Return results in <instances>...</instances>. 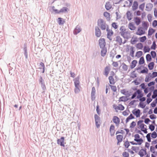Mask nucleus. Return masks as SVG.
<instances>
[{"mask_svg":"<svg viewBox=\"0 0 157 157\" xmlns=\"http://www.w3.org/2000/svg\"><path fill=\"white\" fill-rule=\"evenodd\" d=\"M121 70L122 71H126L128 69V66L124 63H122L121 66Z\"/></svg>","mask_w":157,"mask_h":157,"instance_id":"obj_20","label":"nucleus"},{"mask_svg":"<svg viewBox=\"0 0 157 157\" xmlns=\"http://www.w3.org/2000/svg\"><path fill=\"white\" fill-rule=\"evenodd\" d=\"M101 48H102V49L101 51V55L102 56L104 57L105 56L107 52V49L105 47Z\"/></svg>","mask_w":157,"mask_h":157,"instance_id":"obj_28","label":"nucleus"},{"mask_svg":"<svg viewBox=\"0 0 157 157\" xmlns=\"http://www.w3.org/2000/svg\"><path fill=\"white\" fill-rule=\"evenodd\" d=\"M110 84L114 85L116 83V81L112 76H110L108 78Z\"/></svg>","mask_w":157,"mask_h":157,"instance_id":"obj_25","label":"nucleus"},{"mask_svg":"<svg viewBox=\"0 0 157 157\" xmlns=\"http://www.w3.org/2000/svg\"><path fill=\"white\" fill-rule=\"evenodd\" d=\"M120 33L123 37L128 39L130 37V33L129 32L127 31L125 27L124 26H121L120 28Z\"/></svg>","mask_w":157,"mask_h":157,"instance_id":"obj_3","label":"nucleus"},{"mask_svg":"<svg viewBox=\"0 0 157 157\" xmlns=\"http://www.w3.org/2000/svg\"><path fill=\"white\" fill-rule=\"evenodd\" d=\"M144 63V58L143 57H140V58L139 61V64H142Z\"/></svg>","mask_w":157,"mask_h":157,"instance_id":"obj_52","label":"nucleus"},{"mask_svg":"<svg viewBox=\"0 0 157 157\" xmlns=\"http://www.w3.org/2000/svg\"><path fill=\"white\" fill-rule=\"evenodd\" d=\"M95 35L98 37H99L101 36V33L99 28L98 27H96L95 28Z\"/></svg>","mask_w":157,"mask_h":157,"instance_id":"obj_22","label":"nucleus"},{"mask_svg":"<svg viewBox=\"0 0 157 157\" xmlns=\"http://www.w3.org/2000/svg\"><path fill=\"white\" fill-rule=\"evenodd\" d=\"M117 43L119 45H121L122 43V38L119 36H117L115 40Z\"/></svg>","mask_w":157,"mask_h":157,"instance_id":"obj_23","label":"nucleus"},{"mask_svg":"<svg viewBox=\"0 0 157 157\" xmlns=\"http://www.w3.org/2000/svg\"><path fill=\"white\" fill-rule=\"evenodd\" d=\"M151 56L153 58H155L156 56V53L155 51H152L151 52Z\"/></svg>","mask_w":157,"mask_h":157,"instance_id":"obj_62","label":"nucleus"},{"mask_svg":"<svg viewBox=\"0 0 157 157\" xmlns=\"http://www.w3.org/2000/svg\"><path fill=\"white\" fill-rule=\"evenodd\" d=\"M111 84H109V86L111 88V89L114 92H116L117 90V89L116 86L111 85Z\"/></svg>","mask_w":157,"mask_h":157,"instance_id":"obj_49","label":"nucleus"},{"mask_svg":"<svg viewBox=\"0 0 157 157\" xmlns=\"http://www.w3.org/2000/svg\"><path fill=\"white\" fill-rule=\"evenodd\" d=\"M154 63L153 62L150 63L148 65V67L149 70H151L153 69Z\"/></svg>","mask_w":157,"mask_h":157,"instance_id":"obj_44","label":"nucleus"},{"mask_svg":"<svg viewBox=\"0 0 157 157\" xmlns=\"http://www.w3.org/2000/svg\"><path fill=\"white\" fill-rule=\"evenodd\" d=\"M145 4L144 3H143L139 6V9L142 11H143L145 7Z\"/></svg>","mask_w":157,"mask_h":157,"instance_id":"obj_54","label":"nucleus"},{"mask_svg":"<svg viewBox=\"0 0 157 157\" xmlns=\"http://www.w3.org/2000/svg\"><path fill=\"white\" fill-rule=\"evenodd\" d=\"M98 25L102 30H105L106 28L105 22L102 19H99L98 21Z\"/></svg>","mask_w":157,"mask_h":157,"instance_id":"obj_6","label":"nucleus"},{"mask_svg":"<svg viewBox=\"0 0 157 157\" xmlns=\"http://www.w3.org/2000/svg\"><path fill=\"white\" fill-rule=\"evenodd\" d=\"M151 136L152 138L155 139L157 137V133L155 132L154 131L152 133H149L146 135V138L147 140V141L149 142H150L151 141Z\"/></svg>","mask_w":157,"mask_h":157,"instance_id":"obj_5","label":"nucleus"},{"mask_svg":"<svg viewBox=\"0 0 157 157\" xmlns=\"http://www.w3.org/2000/svg\"><path fill=\"white\" fill-rule=\"evenodd\" d=\"M99 44L101 48L105 47L106 44L104 38H101L99 40Z\"/></svg>","mask_w":157,"mask_h":157,"instance_id":"obj_16","label":"nucleus"},{"mask_svg":"<svg viewBox=\"0 0 157 157\" xmlns=\"http://www.w3.org/2000/svg\"><path fill=\"white\" fill-rule=\"evenodd\" d=\"M95 89L94 87L92 88V92L91 93V97L92 99L93 100L95 99Z\"/></svg>","mask_w":157,"mask_h":157,"instance_id":"obj_26","label":"nucleus"},{"mask_svg":"<svg viewBox=\"0 0 157 157\" xmlns=\"http://www.w3.org/2000/svg\"><path fill=\"white\" fill-rule=\"evenodd\" d=\"M113 121L116 126H118L119 125L120 121L119 118L116 116H114L113 117Z\"/></svg>","mask_w":157,"mask_h":157,"instance_id":"obj_15","label":"nucleus"},{"mask_svg":"<svg viewBox=\"0 0 157 157\" xmlns=\"http://www.w3.org/2000/svg\"><path fill=\"white\" fill-rule=\"evenodd\" d=\"M94 118L96 125L97 127H98L99 126V125L98 123L99 121V117L98 115L95 114L94 116Z\"/></svg>","mask_w":157,"mask_h":157,"instance_id":"obj_31","label":"nucleus"},{"mask_svg":"<svg viewBox=\"0 0 157 157\" xmlns=\"http://www.w3.org/2000/svg\"><path fill=\"white\" fill-rule=\"evenodd\" d=\"M138 2L137 1H134L133 2L132 6V9L134 11L136 10L138 8Z\"/></svg>","mask_w":157,"mask_h":157,"instance_id":"obj_29","label":"nucleus"},{"mask_svg":"<svg viewBox=\"0 0 157 157\" xmlns=\"http://www.w3.org/2000/svg\"><path fill=\"white\" fill-rule=\"evenodd\" d=\"M143 55V52L141 51H139L136 53L135 56L137 58H139L140 57Z\"/></svg>","mask_w":157,"mask_h":157,"instance_id":"obj_38","label":"nucleus"},{"mask_svg":"<svg viewBox=\"0 0 157 157\" xmlns=\"http://www.w3.org/2000/svg\"><path fill=\"white\" fill-rule=\"evenodd\" d=\"M40 68H42L43 69L42 72L44 73V65L43 63L41 62L40 63Z\"/></svg>","mask_w":157,"mask_h":157,"instance_id":"obj_56","label":"nucleus"},{"mask_svg":"<svg viewBox=\"0 0 157 157\" xmlns=\"http://www.w3.org/2000/svg\"><path fill=\"white\" fill-rule=\"evenodd\" d=\"M112 65L114 67H118L119 64L117 62L113 61Z\"/></svg>","mask_w":157,"mask_h":157,"instance_id":"obj_60","label":"nucleus"},{"mask_svg":"<svg viewBox=\"0 0 157 157\" xmlns=\"http://www.w3.org/2000/svg\"><path fill=\"white\" fill-rule=\"evenodd\" d=\"M116 138L117 140V144L119 145L120 143L122 142L123 138V136L121 135H117L116 136Z\"/></svg>","mask_w":157,"mask_h":157,"instance_id":"obj_17","label":"nucleus"},{"mask_svg":"<svg viewBox=\"0 0 157 157\" xmlns=\"http://www.w3.org/2000/svg\"><path fill=\"white\" fill-rule=\"evenodd\" d=\"M138 41L137 38L136 36H133L131 40V43L132 44H135Z\"/></svg>","mask_w":157,"mask_h":157,"instance_id":"obj_33","label":"nucleus"},{"mask_svg":"<svg viewBox=\"0 0 157 157\" xmlns=\"http://www.w3.org/2000/svg\"><path fill=\"white\" fill-rule=\"evenodd\" d=\"M58 23L60 25V24H63L64 22V21H63L62 20V18H61V17H59L58 18Z\"/></svg>","mask_w":157,"mask_h":157,"instance_id":"obj_55","label":"nucleus"},{"mask_svg":"<svg viewBox=\"0 0 157 157\" xmlns=\"http://www.w3.org/2000/svg\"><path fill=\"white\" fill-rule=\"evenodd\" d=\"M135 119L134 116L132 115V114H131L129 116H128L126 119L125 120V123L126 124L131 121V120L133 119Z\"/></svg>","mask_w":157,"mask_h":157,"instance_id":"obj_18","label":"nucleus"},{"mask_svg":"<svg viewBox=\"0 0 157 157\" xmlns=\"http://www.w3.org/2000/svg\"><path fill=\"white\" fill-rule=\"evenodd\" d=\"M150 74H149L145 78V81L146 82H149L150 80H151L152 78L151 76L150 75Z\"/></svg>","mask_w":157,"mask_h":157,"instance_id":"obj_40","label":"nucleus"},{"mask_svg":"<svg viewBox=\"0 0 157 157\" xmlns=\"http://www.w3.org/2000/svg\"><path fill=\"white\" fill-rule=\"evenodd\" d=\"M127 17L128 20H131L132 18V15L130 11H128L126 13Z\"/></svg>","mask_w":157,"mask_h":157,"instance_id":"obj_32","label":"nucleus"},{"mask_svg":"<svg viewBox=\"0 0 157 157\" xmlns=\"http://www.w3.org/2000/svg\"><path fill=\"white\" fill-rule=\"evenodd\" d=\"M134 141L130 142V143L133 145H141L143 142V140L141 137L138 134H136L134 135Z\"/></svg>","mask_w":157,"mask_h":157,"instance_id":"obj_2","label":"nucleus"},{"mask_svg":"<svg viewBox=\"0 0 157 157\" xmlns=\"http://www.w3.org/2000/svg\"><path fill=\"white\" fill-rule=\"evenodd\" d=\"M109 132L111 136H113L115 134V127L112 124L109 128Z\"/></svg>","mask_w":157,"mask_h":157,"instance_id":"obj_19","label":"nucleus"},{"mask_svg":"<svg viewBox=\"0 0 157 157\" xmlns=\"http://www.w3.org/2000/svg\"><path fill=\"white\" fill-rule=\"evenodd\" d=\"M157 97V90H155L153 91V94L152 96V98L155 99Z\"/></svg>","mask_w":157,"mask_h":157,"instance_id":"obj_45","label":"nucleus"},{"mask_svg":"<svg viewBox=\"0 0 157 157\" xmlns=\"http://www.w3.org/2000/svg\"><path fill=\"white\" fill-rule=\"evenodd\" d=\"M123 157H129V154L128 152L124 151L122 153Z\"/></svg>","mask_w":157,"mask_h":157,"instance_id":"obj_57","label":"nucleus"},{"mask_svg":"<svg viewBox=\"0 0 157 157\" xmlns=\"http://www.w3.org/2000/svg\"><path fill=\"white\" fill-rule=\"evenodd\" d=\"M57 144L60 145L61 146L64 147L65 146L64 138L63 137H61L60 139H58L57 140Z\"/></svg>","mask_w":157,"mask_h":157,"instance_id":"obj_13","label":"nucleus"},{"mask_svg":"<svg viewBox=\"0 0 157 157\" xmlns=\"http://www.w3.org/2000/svg\"><path fill=\"white\" fill-rule=\"evenodd\" d=\"M142 122L143 121L142 120L139 121L138 122V125L142 131L145 133H147V126L142 123Z\"/></svg>","mask_w":157,"mask_h":157,"instance_id":"obj_4","label":"nucleus"},{"mask_svg":"<svg viewBox=\"0 0 157 157\" xmlns=\"http://www.w3.org/2000/svg\"><path fill=\"white\" fill-rule=\"evenodd\" d=\"M155 32V30L152 28H150L148 31V35L151 36Z\"/></svg>","mask_w":157,"mask_h":157,"instance_id":"obj_37","label":"nucleus"},{"mask_svg":"<svg viewBox=\"0 0 157 157\" xmlns=\"http://www.w3.org/2000/svg\"><path fill=\"white\" fill-rule=\"evenodd\" d=\"M113 107L116 111H117L118 110H123L124 109V107L121 104H119L118 106L116 105H113Z\"/></svg>","mask_w":157,"mask_h":157,"instance_id":"obj_11","label":"nucleus"},{"mask_svg":"<svg viewBox=\"0 0 157 157\" xmlns=\"http://www.w3.org/2000/svg\"><path fill=\"white\" fill-rule=\"evenodd\" d=\"M132 113L136 118L140 117L142 114L140 110L137 108L133 109L132 111Z\"/></svg>","mask_w":157,"mask_h":157,"instance_id":"obj_7","label":"nucleus"},{"mask_svg":"<svg viewBox=\"0 0 157 157\" xmlns=\"http://www.w3.org/2000/svg\"><path fill=\"white\" fill-rule=\"evenodd\" d=\"M146 59L147 61L150 62L151 60V57L149 54H147L146 56Z\"/></svg>","mask_w":157,"mask_h":157,"instance_id":"obj_51","label":"nucleus"},{"mask_svg":"<svg viewBox=\"0 0 157 157\" xmlns=\"http://www.w3.org/2000/svg\"><path fill=\"white\" fill-rule=\"evenodd\" d=\"M137 63V61L136 60H133L131 62V64L130 65V68L133 69L136 66V64Z\"/></svg>","mask_w":157,"mask_h":157,"instance_id":"obj_30","label":"nucleus"},{"mask_svg":"<svg viewBox=\"0 0 157 157\" xmlns=\"http://www.w3.org/2000/svg\"><path fill=\"white\" fill-rule=\"evenodd\" d=\"M81 88V87H75L74 91L75 94H78L80 92V89Z\"/></svg>","mask_w":157,"mask_h":157,"instance_id":"obj_46","label":"nucleus"},{"mask_svg":"<svg viewBox=\"0 0 157 157\" xmlns=\"http://www.w3.org/2000/svg\"><path fill=\"white\" fill-rule=\"evenodd\" d=\"M150 49L148 46H145L144 47V53L149 52Z\"/></svg>","mask_w":157,"mask_h":157,"instance_id":"obj_50","label":"nucleus"},{"mask_svg":"<svg viewBox=\"0 0 157 157\" xmlns=\"http://www.w3.org/2000/svg\"><path fill=\"white\" fill-rule=\"evenodd\" d=\"M127 97H128L126 96H122L119 98L118 101L119 102L127 101L128 100V98H127Z\"/></svg>","mask_w":157,"mask_h":157,"instance_id":"obj_34","label":"nucleus"},{"mask_svg":"<svg viewBox=\"0 0 157 157\" xmlns=\"http://www.w3.org/2000/svg\"><path fill=\"white\" fill-rule=\"evenodd\" d=\"M155 147L151 146L150 147V151L153 153H155Z\"/></svg>","mask_w":157,"mask_h":157,"instance_id":"obj_59","label":"nucleus"},{"mask_svg":"<svg viewBox=\"0 0 157 157\" xmlns=\"http://www.w3.org/2000/svg\"><path fill=\"white\" fill-rule=\"evenodd\" d=\"M107 32V36L108 38L111 40L112 39L111 37L113 34V32L112 29H109L108 28L106 29Z\"/></svg>","mask_w":157,"mask_h":157,"instance_id":"obj_9","label":"nucleus"},{"mask_svg":"<svg viewBox=\"0 0 157 157\" xmlns=\"http://www.w3.org/2000/svg\"><path fill=\"white\" fill-rule=\"evenodd\" d=\"M131 149L133 151H137L138 150L139 148L138 147H137L132 146L131 147Z\"/></svg>","mask_w":157,"mask_h":157,"instance_id":"obj_63","label":"nucleus"},{"mask_svg":"<svg viewBox=\"0 0 157 157\" xmlns=\"http://www.w3.org/2000/svg\"><path fill=\"white\" fill-rule=\"evenodd\" d=\"M52 9L56 13H63L66 12L67 11V8L65 7H63L59 11H58L57 10H55L54 9L55 7L53 6L52 7Z\"/></svg>","mask_w":157,"mask_h":157,"instance_id":"obj_14","label":"nucleus"},{"mask_svg":"<svg viewBox=\"0 0 157 157\" xmlns=\"http://www.w3.org/2000/svg\"><path fill=\"white\" fill-rule=\"evenodd\" d=\"M141 28L146 31H147L149 26V23L147 21H143L142 23Z\"/></svg>","mask_w":157,"mask_h":157,"instance_id":"obj_12","label":"nucleus"},{"mask_svg":"<svg viewBox=\"0 0 157 157\" xmlns=\"http://www.w3.org/2000/svg\"><path fill=\"white\" fill-rule=\"evenodd\" d=\"M148 21L151 22L152 21V15L151 14H148L147 16Z\"/></svg>","mask_w":157,"mask_h":157,"instance_id":"obj_58","label":"nucleus"},{"mask_svg":"<svg viewBox=\"0 0 157 157\" xmlns=\"http://www.w3.org/2000/svg\"><path fill=\"white\" fill-rule=\"evenodd\" d=\"M143 96V94L142 93V91L139 90H137L132 95L131 97V99H133L136 97V98H140V101H144L146 99L144 97H142Z\"/></svg>","mask_w":157,"mask_h":157,"instance_id":"obj_1","label":"nucleus"},{"mask_svg":"<svg viewBox=\"0 0 157 157\" xmlns=\"http://www.w3.org/2000/svg\"><path fill=\"white\" fill-rule=\"evenodd\" d=\"M135 22L137 25H139L140 22L141 20L140 18L138 17H136L134 18Z\"/></svg>","mask_w":157,"mask_h":157,"instance_id":"obj_41","label":"nucleus"},{"mask_svg":"<svg viewBox=\"0 0 157 157\" xmlns=\"http://www.w3.org/2000/svg\"><path fill=\"white\" fill-rule=\"evenodd\" d=\"M104 16L108 20H109L110 18V14L107 12H104L103 14Z\"/></svg>","mask_w":157,"mask_h":157,"instance_id":"obj_39","label":"nucleus"},{"mask_svg":"<svg viewBox=\"0 0 157 157\" xmlns=\"http://www.w3.org/2000/svg\"><path fill=\"white\" fill-rule=\"evenodd\" d=\"M143 47V45L141 43H138L136 45V48L139 49H142Z\"/></svg>","mask_w":157,"mask_h":157,"instance_id":"obj_42","label":"nucleus"},{"mask_svg":"<svg viewBox=\"0 0 157 157\" xmlns=\"http://www.w3.org/2000/svg\"><path fill=\"white\" fill-rule=\"evenodd\" d=\"M112 26L115 29H117L118 27V25H117V23L116 22H113L112 24Z\"/></svg>","mask_w":157,"mask_h":157,"instance_id":"obj_53","label":"nucleus"},{"mask_svg":"<svg viewBox=\"0 0 157 157\" xmlns=\"http://www.w3.org/2000/svg\"><path fill=\"white\" fill-rule=\"evenodd\" d=\"M75 87H80V82L79 81V78H75L74 82Z\"/></svg>","mask_w":157,"mask_h":157,"instance_id":"obj_24","label":"nucleus"},{"mask_svg":"<svg viewBox=\"0 0 157 157\" xmlns=\"http://www.w3.org/2000/svg\"><path fill=\"white\" fill-rule=\"evenodd\" d=\"M121 92L122 94L126 95L127 97H129L132 94V93L126 89L121 90Z\"/></svg>","mask_w":157,"mask_h":157,"instance_id":"obj_10","label":"nucleus"},{"mask_svg":"<svg viewBox=\"0 0 157 157\" xmlns=\"http://www.w3.org/2000/svg\"><path fill=\"white\" fill-rule=\"evenodd\" d=\"M105 7L107 10L111 9L112 7V5L110 2H108L106 3L105 5Z\"/></svg>","mask_w":157,"mask_h":157,"instance_id":"obj_36","label":"nucleus"},{"mask_svg":"<svg viewBox=\"0 0 157 157\" xmlns=\"http://www.w3.org/2000/svg\"><path fill=\"white\" fill-rule=\"evenodd\" d=\"M81 31V29L80 27L77 25L74 31V34H77L79 33Z\"/></svg>","mask_w":157,"mask_h":157,"instance_id":"obj_27","label":"nucleus"},{"mask_svg":"<svg viewBox=\"0 0 157 157\" xmlns=\"http://www.w3.org/2000/svg\"><path fill=\"white\" fill-rule=\"evenodd\" d=\"M128 28L132 30H134L136 29V27L132 22L128 24Z\"/></svg>","mask_w":157,"mask_h":157,"instance_id":"obj_35","label":"nucleus"},{"mask_svg":"<svg viewBox=\"0 0 157 157\" xmlns=\"http://www.w3.org/2000/svg\"><path fill=\"white\" fill-rule=\"evenodd\" d=\"M146 31L141 28V26H139L138 28L137 31L136 32V34L137 35H142L144 34Z\"/></svg>","mask_w":157,"mask_h":157,"instance_id":"obj_8","label":"nucleus"},{"mask_svg":"<svg viewBox=\"0 0 157 157\" xmlns=\"http://www.w3.org/2000/svg\"><path fill=\"white\" fill-rule=\"evenodd\" d=\"M152 25L153 27H155L157 26V21L154 20L152 23Z\"/></svg>","mask_w":157,"mask_h":157,"instance_id":"obj_64","label":"nucleus"},{"mask_svg":"<svg viewBox=\"0 0 157 157\" xmlns=\"http://www.w3.org/2000/svg\"><path fill=\"white\" fill-rule=\"evenodd\" d=\"M110 68L109 66H106L104 69V75L106 77L108 76L109 72L110 71Z\"/></svg>","mask_w":157,"mask_h":157,"instance_id":"obj_21","label":"nucleus"},{"mask_svg":"<svg viewBox=\"0 0 157 157\" xmlns=\"http://www.w3.org/2000/svg\"><path fill=\"white\" fill-rule=\"evenodd\" d=\"M130 142H129L128 141H126L124 143V145L126 148H128L129 147L130 145Z\"/></svg>","mask_w":157,"mask_h":157,"instance_id":"obj_43","label":"nucleus"},{"mask_svg":"<svg viewBox=\"0 0 157 157\" xmlns=\"http://www.w3.org/2000/svg\"><path fill=\"white\" fill-rule=\"evenodd\" d=\"M136 122L134 121H132L130 124L129 128H133L136 126Z\"/></svg>","mask_w":157,"mask_h":157,"instance_id":"obj_47","label":"nucleus"},{"mask_svg":"<svg viewBox=\"0 0 157 157\" xmlns=\"http://www.w3.org/2000/svg\"><path fill=\"white\" fill-rule=\"evenodd\" d=\"M147 37L145 36H144L139 38L140 41L141 42H144L147 40Z\"/></svg>","mask_w":157,"mask_h":157,"instance_id":"obj_48","label":"nucleus"},{"mask_svg":"<svg viewBox=\"0 0 157 157\" xmlns=\"http://www.w3.org/2000/svg\"><path fill=\"white\" fill-rule=\"evenodd\" d=\"M152 78H154L157 76V72H154L151 75L150 74Z\"/></svg>","mask_w":157,"mask_h":157,"instance_id":"obj_61","label":"nucleus"}]
</instances>
